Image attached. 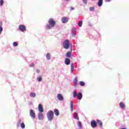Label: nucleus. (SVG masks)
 <instances>
[{
  "label": "nucleus",
  "mask_w": 129,
  "mask_h": 129,
  "mask_svg": "<svg viewBox=\"0 0 129 129\" xmlns=\"http://www.w3.org/2000/svg\"><path fill=\"white\" fill-rule=\"evenodd\" d=\"M30 67H34V66H35V64L34 63H31L30 65Z\"/></svg>",
  "instance_id": "e433bc0d"
},
{
  "label": "nucleus",
  "mask_w": 129,
  "mask_h": 129,
  "mask_svg": "<svg viewBox=\"0 0 129 129\" xmlns=\"http://www.w3.org/2000/svg\"><path fill=\"white\" fill-rule=\"evenodd\" d=\"M74 118L77 120H79V117H78V114L77 112L74 113Z\"/></svg>",
  "instance_id": "dca6fc26"
},
{
  "label": "nucleus",
  "mask_w": 129,
  "mask_h": 129,
  "mask_svg": "<svg viewBox=\"0 0 129 129\" xmlns=\"http://www.w3.org/2000/svg\"><path fill=\"white\" fill-rule=\"evenodd\" d=\"M38 110L41 113L44 112V108H43L42 104H39L38 105Z\"/></svg>",
  "instance_id": "9d476101"
},
{
  "label": "nucleus",
  "mask_w": 129,
  "mask_h": 129,
  "mask_svg": "<svg viewBox=\"0 0 129 129\" xmlns=\"http://www.w3.org/2000/svg\"><path fill=\"white\" fill-rule=\"evenodd\" d=\"M61 22L62 24H66L68 23V18L66 17H63L61 18Z\"/></svg>",
  "instance_id": "9b49d317"
},
{
  "label": "nucleus",
  "mask_w": 129,
  "mask_h": 129,
  "mask_svg": "<svg viewBox=\"0 0 129 129\" xmlns=\"http://www.w3.org/2000/svg\"><path fill=\"white\" fill-rule=\"evenodd\" d=\"M29 114L31 118L33 119H35V118H36V113H35V111H34V110L31 109L30 110Z\"/></svg>",
  "instance_id": "39448f33"
},
{
  "label": "nucleus",
  "mask_w": 129,
  "mask_h": 129,
  "mask_svg": "<svg viewBox=\"0 0 129 129\" xmlns=\"http://www.w3.org/2000/svg\"><path fill=\"white\" fill-rule=\"evenodd\" d=\"M46 59H47V60L51 59V55L50 54V53H47L46 54Z\"/></svg>",
  "instance_id": "393cba45"
},
{
  "label": "nucleus",
  "mask_w": 129,
  "mask_h": 129,
  "mask_svg": "<svg viewBox=\"0 0 129 129\" xmlns=\"http://www.w3.org/2000/svg\"><path fill=\"white\" fill-rule=\"evenodd\" d=\"M13 45L14 47H17V46L19 45V43H18V42H14Z\"/></svg>",
  "instance_id": "c85d7f7f"
},
{
  "label": "nucleus",
  "mask_w": 129,
  "mask_h": 129,
  "mask_svg": "<svg viewBox=\"0 0 129 129\" xmlns=\"http://www.w3.org/2000/svg\"><path fill=\"white\" fill-rule=\"evenodd\" d=\"M46 115L49 121H52L54 119V112L52 110H49L47 113Z\"/></svg>",
  "instance_id": "7ed1b4c3"
},
{
  "label": "nucleus",
  "mask_w": 129,
  "mask_h": 129,
  "mask_svg": "<svg viewBox=\"0 0 129 129\" xmlns=\"http://www.w3.org/2000/svg\"><path fill=\"white\" fill-rule=\"evenodd\" d=\"M66 56L67 58H70L71 57V56H72V52H71L70 51H68L66 54Z\"/></svg>",
  "instance_id": "4468645a"
},
{
  "label": "nucleus",
  "mask_w": 129,
  "mask_h": 129,
  "mask_svg": "<svg viewBox=\"0 0 129 129\" xmlns=\"http://www.w3.org/2000/svg\"><path fill=\"white\" fill-rule=\"evenodd\" d=\"M78 82V79L77 77H76L74 80V86L75 87H76L77 86V82Z\"/></svg>",
  "instance_id": "f3484780"
},
{
  "label": "nucleus",
  "mask_w": 129,
  "mask_h": 129,
  "mask_svg": "<svg viewBox=\"0 0 129 129\" xmlns=\"http://www.w3.org/2000/svg\"><path fill=\"white\" fill-rule=\"evenodd\" d=\"M119 106L122 109L123 108H124L125 107V105H124V104L122 102H120Z\"/></svg>",
  "instance_id": "4be33fe9"
},
{
  "label": "nucleus",
  "mask_w": 129,
  "mask_h": 129,
  "mask_svg": "<svg viewBox=\"0 0 129 129\" xmlns=\"http://www.w3.org/2000/svg\"><path fill=\"white\" fill-rule=\"evenodd\" d=\"M72 51H73V48L72 47V45H71V53H72Z\"/></svg>",
  "instance_id": "c9c22d12"
},
{
  "label": "nucleus",
  "mask_w": 129,
  "mask_h": 129,
  "mask_svg": "<svg viewBox=\"0 0 129 129\" xmlns=\"http://www.w3.org/2000/svg\"><path fill=\"white\" fill-rule=\"evenodd\" d=\"M97 122L98 124H99L101 128L103 127V123H102V121H101V120H97Z\"/></svg>",
  "instance_id": "a211bd4d"
},
{
  "label": "nucleus",
  "mask_w": 129,
  "mask_h": 129,
  "mask_svg": "<svg viewBox=\"0 0 129 129\" xmlns=\"http://www.w3.org/2000/svg\"><path fill=\"white\" fill-rule=\"evenodd\" d=\"M3 30H4V28H3V22H0V35L2 34Z\"/></svg>",
  "instance_id": "5701e85b"
},
{
  "label": "nucleus",
  "mask_w": 129,
  "mask_h": 129,
  "mask_svg": "<svg viewBox=\"0 0 129 129\" xmlns=\"http://www.w3.org/2000/svg\"><path fill=\"white\" fill-rule=\"evenodd\" d=\"M19 123H21L22 122V120L20 119L18 121Z\"/></svg>",
  "instance_id": "4c0bfd02"
},
{
  "label": "nucleus",
  "mask_w": 129,
  "mask_h": 129,
  "mask_svg": "<svg viewBox=\"0 0 129 129\" xmlns=\"http://www.w3.org/2000/svg\"><path fill=\"white\" fill-rule=\"evenodd\" d=\"M79 84L81 86H85V82L83 81L80 82Z\"/></svg>",
  "instance_id": "cd10ccee"
},
{
  "label": "nucleus",
  "mask_w": 129,
  "mask_h": 129,
  "mask_svg": "<svg viewBox=\"0 0 129 129\" xmlns=\"http://www.w3.org/2000/svg\"><path fill=\"white\" fill-rule=\"evenodd\" d=\"M82 24H83V22L82 21H80L79 22L78 25L80 27H82Z\"/></svg>",
  "instance_id": "7c9ffc66"
},
{
  "label": "nucleus",
  "mask_w": 129,
  "mask_h": 129,
  "mask_svg": "<svg viewBox=\"0 0 129 129\" xmlns=\"http://www.w3.org/2000/svg\"><path fill=\"white\" fill-rule=\"evenodd\" d=\"M19 30L21 31V32H24L26 31V26L24 25H20L19 27Z\"/></svg>",
  "instance_id": "0eeeda50"
},
{
  "label": "nucleus",
  "mask_w": 129,
  "mask_h": 129,
  "mask_svg": "<svg viewBox=\"0 0 129 129\" xmlns=\"http://www.w3.org/2000/svg\"><path fill=\"white\" fill-rule=\"evenodd\" d=\"M30 97H32V98H35L36 96V93L34 92L30 93Z\"/></svg>",
  "instance_id": "412c9836"
},
{
  "label": "nucleus",
  "mask_w": 129,
  "mask_h": 129,
  "mask_svg": "<svg viewBox=\"0 0 129 129\" xmlns=\"http://www.w3.org/2000/svg\"><path fill=\"white\" fill-rule=\"evenodd\" d=\"M103 4V0H98L97 5L98 7H102Z\"/></svg>",
  "instance_id": "2eb2a0df"
},
{
  "label": "nucleus",
  "mask_w": 129,
  "mask_h": 129,
  "mask_svg": "<svg viewBox=\"0 0 129 129\" xmlns=\"http://www.w3.org/2000/svg\"><path fill=\"white\" fill-rule=\"evenodd\" d=\"M73 95L74 98H78L79 100H81L82 99V97H83V95H82V93L79 92L77 94V92H76V90H74L73 92Z\"/></svg>",
  "instance_id": "f03ea898"
},
{
  "label": "nucleus",
  "mask_w": 129,
  "mask_h": 129,
  "mask_svg": "<svg viewBox=\"0 0 129 129\" xmlns=\"http://www.w3.org/2000/svg\"><path fill=\"white\" fill-rule=\"evenodd\" d=\"M88 0H83V3L84 5H87V2Z\"/></svg>",
  "instance_id": "2f4dec72"
},
{
  "label": "nucleus",
  "mask_w": 129,
  "mask_h": 129,
  "mask_svg": "<svg viewBox=\"0 0 129 129\" xmlns=\"http://www.w3.org/2000/svg\"><path fill=\"white\" fill-rule=\"evenodd\" d=\"M91 125L93 128H95L97 127V122H96V121L93 120L91 121Z\"/></svg>",
  "instance_id": "423d86ee"
},
{
  "label": "nucleus",
  "mask_w": 129,
  "mask_h": 129,
  "mask_svg": "<svg viewBox=\"0 0 129 129\" xmlns=\"http://www.w3.org/2000/svg\"><path fill=\"white\" fill-rule=\"evenodd\" d=\"M108 3H109L110 2H111V0H106Z\"/></svg>",
  "instance_id": "ea45409f"
},
{
  "label": "nucleus",
  "mask_w": 129,
  "mask_h": 129,
  "mask_svg": "<svg viewBox=\"0 0 129 129\" xmlns=\"http://www.w3.org/2000/svg\"><path fill=\"white\" fill-rule=\"evenodd\" d=\"M20 126L22 128H25V127H26V125H25V123L24 122L21 123Z\"/></svg>",
  "instance_id": "c756f323"
},
{
  "label": "nucleus",
  "mask_w": 129,
  "mask_h": 129,
  "mask_svg": "<svg viewBox=\"0 0 129 129\" xmlns=\"http://www.w3.org/2000/svg\"><path fill=\"white\" fill-rule=\"evenodd\" d=\"M63 47L66 49L70 47V42L69 41V40L66 39L63 41Z\"/></svg>",
  "instance_id": "20e7f679"
},
{
  "label": "nucleus",
  "mask_w": 129,
  "mask_h": 129,
  "mask_svg": "<svg viewBox=\"0 0 129 129\" xmlns=\"http://www.w3.org/2000/svg\"><path fill=\"white\" fill-rule=\"evenodd\" d=\"M71 11H74V8L71 7Z\"/></svg>",
  "instance_id": "58836bf2"
},
{
  "label": "nucleus",
  "mask_w": 129,
  "mask_h": 129,
  "mask_svg": "<svg viewBox=\"0 0 129 129\" xmlns=\"http://www.w3.org/2000/svg\"><path fill=\"white\" fill-rule=\"evenodd\" d=\"M68 1H70V0H66V2H68Z\"/></svg>",
  "instance_id": "79ce46f5"
},
{
  "label": "nucleus",
  "mask_w": 129,
  "mask_h": 129,
  "mask_svg": "<svg viewBox=\"0 0 129 129\" xmlns=\"http://www.w3.org/2000/svg\"><path fill=\"white\" fill-rule=\"evenodd\" d=\"M120 129H127V128H126V127H123V128H121Z\"/></svg>",
  "instance_id": "a19ab883"
},
{
  "label": "nucleus",
  "mask_w": 129,
  "mask_h": 129,
  "mask_svg": "<svg viewBox=\"0 0 129 129\" xmlns=\"http://www.w3.org/2000/svg\"><path fill=\"white\" fill-rule=\"evenodd\" d=\"M71 62V60H70V58H66L64 59V64L66 65H70V62Z\"/></svg>",
  "instance_id": "f8f14e48"
},
{
  "label": "nucleus",
  "mask_w": 129,
  "mask_h": 129,
  "mask_svg": "<svg viewBox=\"0 0 129 129\" xmlns=\"http://www.w3.org/2000/svg\"><path fill=\"white\" fill-rule=\"evenodd\" d=\"M72 37H76V28L73 27L71 30Z\"/></svg>",
  "instance_id": "6e6552de"
},
{
  "label": "nucleus",
  "mask_w": 129,
  "mask_h": 129,
  "mask_svg": "<svg viewBox=\"0 0 129 129\" xmlns=\"http://www.w3.org/2000/svg\"><path fill=\"white\" fill-rule=\"evenodd\" d=\"M48 23H47L45 26V28L46 30H51L52 28H54L55 27V25H56V22L54 19L51 18L48 20Z\"/></svg>",
  "instance_id": "f257e3e1"
},
{
  "label": "nucleus",
  "mask_w": 129,
  "mask_h": 129,
  "mask_svg": "<svg viewBox=\"0 0 129 129\" xmlns=\"http://www.w3.org/2000/svg\"><path fill=\"white\" fill-rule=\"evenodd\" d=\"M54 114H55L56 116H59V110H58L57 109H54Z\"/></svg>",
  "instance_id": "6ab92c4d"
},
{
  "label": "nucleus",
  "mask_w": 129,
  "mask_h": 129,
  "mask_svg": "<svg viewBox=\"0 0 129 129\" xmlns=\"http://www.w3.org/2000/svg\"><path fill=\"white\" fill-rule=\"evenodd\" d=\"M4 5V0H0V6H3Z\"/></svg>",
  "instance_id": "72a5a7b5"
},
{
  "label": "nucleus",
  "mask_w": 129,
  "mask_h": 129,
  "mask_svg": "<svg viewBox=\"0 0 129 129\" xmlns=\"http://www.w3.org/2000/svg\"><path fill=\"white\" fill-rule=\"evenodd\" d=\"M90 11L91 12H94V7H90Z\"/></svg>",
  "instance_id": "473e14b6"
},
{
  "label": "nucleus",
  "mask_w": 129,
  "mask_h": 129,
  "mask_svg": "<svg viewBox=\"0 0 129 129\" xmlns=\"http://www.w3.org/2000/svg\"><path fill=\"white\" fill-rule=\"evenodd\" d=\"M42 80L43 78H42V77L41 76L37 77V81H38V82H41V81H42Z\"/></svg>",
  "instance_id": "bb28decb"
},
{
  "label": "nucleus",
  "mask_w": 129,
  "mask_h": 129,
  "mask_svg": "<svg viewBox=\"0 0 129 129\" xmlns=\"http://www.w3.org/2000/svg\"><path fill=\"white\" fill-rule=\"evenodd\" d=\"M38 119H39V120H43V119H44V115H43V113H38Z\"/></svg>",
  "instance_id": "ddd939ff"
},
{
  "label": "nucleus",
  "mask_w": 129,
  "mask_h": 129,
  "mask_svg": "<svg viewBox=\"0 0 129 129\" xmlns=\"http://www.w3.org/2000/svg\"><path fill=\"white\" fill-rule=\"evenodd\" d=\"M57 98L58 100H59V101H62L64 100V97H63V96L61 94H57Z\"/></svg>",
  "instance_id": "1a4fd4ad"
},
{
  "label": "nucleus",
  "mask_w": 129,
  "mask_h": 129,
  "mask_svg": "<svg viewBox=\"0 0 129 129\" xmlns=\"http://www.w3.org/2000/svg\"><path fill=\"white\" fill-rule=\"evenodd\" d=\"M35 71L36 72V73H40V70H39L38 69H35Z\"/></svg>",
  "instance_id": "f704fd0d"
},
{
  "label": "nucleus",
  "mask_w": 129,
  "mask_h": 129,
  "mask_svg": "<svg viewBox=\"0 0 129 129\" xmlns=\"http://www.w3.org/2000/svg\"><path fill=\"white\" fill-rule=\"evenodd\" d=\"M77 124L80 129L82 128V124L81 123V122H80V121H78L77 122Z\"/></svg>",
  "instance_id": "b1692460"
},
{
  "label": "nucleus",
  "mask_w": 129,
  "mask_h": 129,
  "mask_svg": "<svg viewBox=\"0 0 129 129\" xmlns=\"http://www.w3.org/2000/svg\"><path fill=\"white\" fill-rule=\"evenodd\" d=\"M71 73H73V72H74V63H72L71 64Z\"/></svg>",
  "instance_id": "aec40b11"
},
{
  "label": "nucleus",
  "mask_w": 129,
  "mask_h": 129,
  "mask_svg": "<svg viewBox=\"0 0 129 129\" xmlns=\"http://www.w3.org/2000/svg\"><path fill=\"white\" fill-rule=\"evenodd\" d=\"M70 106H71V111H73V101H71L70 103Z\"/></svg>",
  "instance_id": "a878e982"
}]
</instances>
